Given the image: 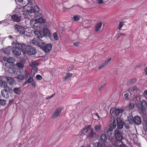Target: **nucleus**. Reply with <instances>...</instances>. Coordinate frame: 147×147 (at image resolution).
Wrapping results in <instances>:
<instances>
[{
  "label": "nucleus",
  "instance_id": "obj_1",
  "mask_svg": "<svg viewBox=\"0 0 147 147\" xmlns=\"http://www.w3.org/2000/svg\"><path fill=\"white\" fill-rule=\"evenodd\" d=\"M28 2L25 1L26 5L24 6L22 11L24 13L23 14H30L32 13L35 17H40L42 15L41 12L39 11V9L37 6H35L34 8L28 5H31L34 2V0H27Z\"/></svg>",
  "mask_w": 147,
  "mask_h": 147
},
{
  "label": "nucleus",
  "instance_id": "obj_2",
  "mask_svg": "<svg viewBox=\"0 0 147 147\" xmlns=\"http://www.w3.org/2000/svg\"><path fill=\"white\" fill-rule=\"evenodd\" d=\"M24 74V78L26 81L24 82L23 84L24 86L28 83H31L34 81L33 77L31 76L28 71L25 70Z\"/></svg>",
  "mask_w": 147,
  "mask_h": 147
},
{
  "label": "nucleus",
  "instance_id": "obj_3",
  "mask_svg": "<svg viewBox=\"0 0 147 147\" xmlns=\"http://www.w3.org/2000/svg\"><path fill=\"white\" fill-rule=\"evenodd\" d=\"M15 29L16 32L20 35H24L26 32L24 28L19 25H16L15 26Z\"/></svg>",
  "mask_w": 147,
  "mask_h": 147
},
{
  "label": "nucleus",
  "instance_id": "obj_4",
  "mask_svg": "<svg viewBox=\"0 0 147 147\" xmlns=\"http://www.w3.org/2000/svg\"><path fill=\"white\" fill-rule=\"evenodd\" d=\"M26 51L28 54L30 55H35L36 52V48L31 46L26 47Z\"/></svg>",
  "mask_w": 147,
  "mask_h": 147
},
{
  "label": "nucleus",
  "instance_id": "obj_5",
  "mask_svg": "<svg viewBox=\"0 0 147 147\" xmlns=\"http://www.w3.org/2000/svg\"><path fill=\"white\" fill-rule=\"evenodd\" d=\"M42 47V49L45 53H48L51 49L52 46L51 44H48L45 45V44H42L40 45Z\"/></svg>",
  "mask_w": 147,
  "mask_h": 147
},
{
  "label": "nucleus",
  "instance_id": "obj_6",
  "mask_svg": "<svg viewBox=\"0 0 147 147\" xmlns=\"http://www.w3.org/2000/svg\"><path fill=\"white\" fill-rule=\"evenodd\" d=\"M62 109L63 108L61 107L57 108L51 115V118L54 119L58 117L60 115Z\"/></svg>",
  "mask_w": 147,
  "mask_h": 147
},
{
  "label": "nucleus",
  "instance_id": "obj_7",
  "mask_svg": "<svg viewBox=\"0 0 147 147\" xmlns=\"http://www.w3.org/2000/svg\"><path fill=\"white\" fill-rule=\"evenodd\" d=\"M141 106L140 109L141 111L144 113L147 108V101L144 99H142L141 101Z\"/></svg>",
  "mask_w": 147,
  "mask_h": 147
},
{
  "label": "nucleus",
  "instance_id": "obj_8",
  "mask_svg": "<svg viewBox=\"0 0 147 147\" xmlns=\"http://www.w3.org/2000/svg\"><path fill=\"white\" fill-rule=\"evenodd\" d=\"M115 138L119 141H121L122 139V137L121 133L119 130H116L115 132Z\"/></svg>",
  "mask_w": 147,
  "mask_h": 147
},
{
  "label": "nucleus",
  "instance_id": "obj_9",
  "mask_svg": "<svg viewBox=\"0 0 147 147\" xmlns=\"http://www.w3.org/2000/svg\"><path fill=\"white\" fill-rule=\"evenodd\" d=\"M9 91V88H7L1 91V92L2 97L5 98H7L9 97V95L8 93V91Z\"/></svg>",
  "mask_w": 147,
  "mask_h": 147
},
{
  "label": "nucleus",
  "instance_id": "obj_10",
  "mask_svg": "<svg viewBox=\"0 0 147 147\" xmlns=\"http://www.w3.org/2000/svg\"><path fill=\"white\" fill-rule=\"evenodd\" d=\"M15 47L18 48V49L21 51L25 49L26 47V45L25 44L23 43H20L18 42H17L15 43Z\"/></svg>",
  "mask_w": 147,
  "mask_h": 147
},
{
  "label": "nucleus",
  "instance_id": "obj_11",
  "mask_svg": "<svg viewBox=\"0 0 147 147\" xmlns=\"http://www.w3.org/2000/svg\"><path fill=\"white\" fill-rule=\"evenodd\" d=\"M21 16L18 14L13 15L11 16L12 20L17 22H19L21 20Z\"/></svg>",
  "mask_w": 147,
  "mask_h": 147
},
{
  "label": "nucleus",
  "instance_id": "obj_12",
  "mask_svg": "<svg viewBox=\"0 0 147 147\" xmlns=\"http://www.w3.org/2000/svg\"><path fill=\"white\" fill-rule=\"evenodd\" d=\"M4 78L7 81L9 84L11 85H13L16 84L15 81L12 78L5 76Z\"/></svg>",
  "mask_w": 147,
  "mask_h": 147
},
{
  "label": "nucleus",
  "instance_id": "obj_13",
  "mask_svg": "<svg viewBox=\"0 0 147 147\" xmlns=\"http://www.w3.org/2000/svg\"><path fill=\"white\" fill-rule=\"evenodd\" d=\"M11 51L15 55L19 56L21 54V51L16 47H13L11 49Z\"/></svg>",
  "mask_w": 147,
  "mask_h": 147
},
{
  "label": "nucleus",
  "instance_id": "obj_14",
  "mask_svg": "<svg viewBox=\"0 0 147 147\" xmlns=\"http://www.w3.org/2000/svg\"><path fill=\"white\" fill-rule=\"evenodd\" d=\"M117 128L119 129H121L124 123L121 119L119 117L117 118Z\"/></svg>",
  "mask_w": 147,
  "mask_h": 147
},
{
  "label": "nucleus",
  "instance_id": "obj_15",
  "mask_svg": "<svg viewBox=\"0 0 147 147\" xmlns=\"http://www.w3.org/2000/svg\"><path fill=\"white\" fill-rule=\"evenodd\" d=\"M33 24L32 25V27L33 28L37 30L41 27L42 26L41 24L39 22H36V20H35Z\"/></svg>",
  "mask_w": 147,
  "mask_h": 147
},
{
  "label": "nucleus",
  "instance_id": "obj_16",
  "mask_svg": "<svg viewBox=\"0 0 147 147\" xmlns=\"http://www.w3.org/2000/svg\"><path fill=\"white\" fill-rule=\"evenodd\" d=\"M134 123L136 125H140L142 123V120L140 117L138 116H136L134 117Z\"/></svg>",
  "mask_w": 147,
  "mask_h": 147
},
{
  "label": "nucleus",
  "instance_id": "obj_17",
  "mask_svg": "<svg viewBox=\"0 0 147 147\" xmlns=\"http://www.w3.org/2000/svg\"><path fill=\"white\" fill-rule=\"evenodd\" d=\"M100 142L102 143H106L107 140L106 135L103 134H101L100 137Z\"/></svg>",
  "mask_w": 147,
  "mask_h": 147
},
{
  "label": "nucleus",
  "instance_id": "obj_18",
  "mask_svg": "<svg viewBox=\"0 0 147 147\" xmlns=\"http://www.w3.org/2000/svg\"><path fill=\"white\" fill-rule=\"evenodd\" d=\"M136 78H132L127 82V85L129 86H131L135 84L136 82Z\"/></svg>",
  "mask_w": 147,
  "mask_h": 147
},
{
  "label": "nucleus",
  "instance_id": "obj_19",
  "mask_svg": "<svg viewBox=\"0 0 147 147\" xmlns=\"http://www.w3.org/2000/svg\"><path fill=\"white\" fill-rule=\"evenodd\" d=\"M128 90L132 92H137L139 91V89L136 86H134L132 88H129L128 89Z\"/></svg>",
  "mask_w": 147,
  "mask_h": 147
},
{
  "label": "nucleus",
  "instance_id": "obj_20",
  "mask_svg": "<svg viewBox=\"0 0 147 147\" xmlns=\"http://www.w3.org/2000/svg\"><path fill=\"white\" fill-rule=\"evenodd\" d=\"M43 32L41 31H35L34 32V34L36 35L39 38H42V37L45 36V34H43Z\"/></svg>",
  "mask_w": 147,
  "mask_h": 147
},
{
  "label": "nucleus",
  "instance_id": "obj_21",
  "mask_svg": "<svg viewBox=\"0 0 147 147\" xmlns=\"http://www.w3.org/2000/svg\"><path fill=\"white\" fill-rule=\"evenodd\" d=\"M116 123L115 120H113V123L110 125L108 129L111 131H113V129L116 128Z\"/></svg>",
  "mask_w": 147,
  "mask_h": 147
},
{
  "label": "nucleus",
  "instance_id": "obj_22",
  "mask_svg": "<svg viewBox=\"0 0 147 147\" xmlns=\"http://www.w3.org/2000/svg\"><path fill=\"white\" fill-rule=\"evenodd\" d=\"M16 80L18 82H20L21 80H23L24 78V75L21 74L17 76H16L15 77Z\"/></svg>",
  "mask_w": 147,
  "mask_h": 147
},
{
  "label": "nucleus",
  "instance_id": "obj_23",
  "mask_svg": "<svg viewBox=\"0 0 147 147\" xmlns=\"http://www.w3.org/2000/svg\"><path fill=\"white\" fill-rule=\"evenodd\" d=\"M24 61H20L16 64V65L19 69H22L24 67Z\"/></svg>",
  "mask_w": 147,
  "mask_h": 147
},
{
  "label": "nucleus",
  "instance_id": "obj_24",
  "mask_svg": "<svg viewBox=\"0 0 147 147\" xmlns=\"http://www.w3.org/2000/svg\"><path fill=\"white\" fill-rule=\"evenodd\" d=\"M0 86L4 88H9L7 86V83L2 80H0Z\"/></svg>",
  "mask_w": 147,
  "mask_h": 147
},
{
  "label": "nucleus",
  "instance_id": "obj_25",
  "mask_svg": "<svg viewBox=\"0 0 147 147\" xmlns=\"http://www.w3.org/2000/svg\"><path fill=\"white\" fill-rule=\"evenodd\" d=\"M96 134L94 132L93 129H90V133L88 135V136L91 138H93L96 137Z\"/></svg>",
  "mask_w": 147,
  "mask_h": 147
},
{
  "label": "nucleus",
  "instance_id": "obj_26",
  "mask_svg": "<svg viewBox=\"0 0 147 147\" xmlns=\"http://www.w3.org/2000/svg\"><path fill=\"white\" fill-rule=\"evenodd\" d=\"M123 112V110L122 109L115 108V114L116 115L118 116L121 115Z\"/></svg>",
  "mask_w": 147,
  "mask_h": 147
},
{
  "label": "nucleus",
  "instance_id": "obj_27",
  "mask_svg": "<svg viewBox=\"0 0 147 147\" xmlns=\"http://www.w3.org/2000/svg\"><path fill=\"white\" fill-rule=\"evenodd\" d=\"M102 24L101 22H99L96 24L95 27V30L96 32L98 31L101 28Z\"/></svg>",
  "mask_w": 147,
  "mask_h": 147
},
{
  "label": "nucleus",
  "instance_id": "obj_28",
  "mask_svg": "<svg viewBox=\"0 0 147 147\" xmlns=\"http://www.w3.org/2000/svg\"><path fill=\"white\" fill-rule=\"evenodd\" d=\"M94 128L96 131H99L101 130V127L100 124H98L94 125Z\"/></svg>",
  "mask_w": 147,
  "mask_h": 147
},
{
  "label": "nucleus",
  "instance_id": "obj_29",
  "mask_svg": "<svg viewBox=\"0 0 147 147\" xmlns=\"http://www.w3.org/2000/svg\"><path fill=\"white\" fill-rule=\"evenodd\" d=\"M35 20L36 22H39L40 24L44 23L45 22V20L42 17L39 18Z\"/></svg>",
  "mask_w": 147,
  "mask_h": 147
},
{
  "label": "nucleus",
  "instance_id": "obj_30",
  "mask_svg": "<svg viewBox=\"0 0 147 147\" xmlns=\"http://www.w3.org/2000/svg\"><path fill=\"white\" fill-rule=\"evenodd\" d=\"M43 34H45V36L48 35L49 33V30L47 28H45L43 29V31H42Z\"/></svg>",
  "mask_w": 147,
  "mask_h": 147
},
{
  "label": "nucleus",
  "instance_id": "obj_31",
  "mask_svg": "<svg viewBox=\"0 0 147 147\" xmlns=\"http://www.w3.org/2000/svg\"><path fill=\"white\" fill-rule=\"evenodd\" d=\"M134 117H133L132 115H130L128 117V120L131 124L134 123Z\"/></svg>",
  "mask_w": 147,
  "mask_h": 147
},
{
  "label": "nucleus",
  "instance_id": "obj_32",
  "mask_svg": "<svg viewBox=\"0 0 147 147\" xmlns=\"http://www.w3.org/2000/svg\"><path fill=\"white\" fill-rule=\"evenodd\" d=\"M13 92L17 94H18L21 91V89L20 88H16L13 90Z\"/></svg>",
  "mask_w": 147,
  "mask_h": 147
},
{
  "label": "nucleus",
  "instance_id": "obj_33",
  "mask_svg": "<svg viewBox=\"0 0 147 147\" xmlns=\"http://www.w3.org/2000/svg\"><path fill=\"white\" fill-rule=\"evenodd\" d=\"M30 66L34 65L37 66L39 64V63L36 61H32L29 63Z\"/></svg>",
  "mask_w": 147,
  "mask_h": 147
},
{
  "label": "nucleus",
  "instance_id": "obj_34",
  "mask_svg": "<svg viewBox=\"0 0 147 147\" xmlns=\"http://www.w3.org/2000/svg\"><path fill=\"white\" fill-rule=\"evenodd\" d=\"M96 147H105L104 145L101 144L99 142H97L95 143Z\"/></svg>",
  "mask_w": 147,
  "mask_h": 147
},
{
  "label": "nucleus",
  "instance_id": "obj_35",
  "mask_svg": "<svg viewBox=\"0 0 147 147\" xmlns=\"http://www.w3.org/2000/svg\"><path fill=\"white\" fill-rule=\"evenodd\" d=\"M124 25V23L123 22H120L119 24V26L118 29H119V30H121V28L122 27V26H123Z\"/></svg>",
  "mask_w": 147,
  "mask_h": 147
},
{
  "label": "nucleus",
  "instance_id": "obj_36",
  "mask_svg": "<svg viewBox=\"0 0 147 147\" xmlns=\"http://www.w3.org/2000/svg\"><path fill=\"white\" fill-rule=\"evenodd\" d=\"M143 128L144 130L146 131H147V121H144L143 123Z\"/></svg>",
  "mask_w": 147,
  "mask_h": 147
},
{
  "label": "nucleus",
  "instance_id": "obj_37",
  "mask_svg": "<svg viewBox=\"0 0 147 147\" xmlns=\"http://www.w3.org/2000/svg\"><path fill=\"white\" fill-rule=\"evenodd\" d=\"M29 66L31 68L32 70H33L34 71H36L37 70V68L36 66H34V65H32V66H30V64H29Z\"/></svg>",
  "mask_w": 147,
  "mask_h": 147
},
{
  "label": "nucleus",
  "instance_id": "obj_38",
  "mask_svg": "<svg viewBox=\"0 0 147 147\" xmlns=\"http://www.w3.org/2000/svg\"><path fill=\"white\" fill-rule=\"evenodd\" d=\"M80 18V16H75L72 18V20L73 21H78Z\"/></svg>",
  "mask_w": 147,
  "mask_h": 147
},
{
  "label": "nucleus",
  "instance_id": "obj_39",
  "mask_svg": "<svg viewBox=\"0 0 147 147\" xmlns=\"http://www.w3.org/2000/svg\"><path fill=\"white\" fill-rule=\"evenodd\" d=\"M6 104V101L4 100L0 99V104L2 105H4Z\"/></svg>",
  "mask_w": 147,
  "mask_h": 147
},
{
  "label": "nucleus",
  "instance_id": "obj_40",
  "mask_svg": "<svg viewBox=\"0 0 147 147\" xmlns=\"http://www.w3.org/2000/svg\"><path fill=\"white\" fill-rule=\"evenodd\" d=\"M53 36L54 39L56 40H58L59 39V38L58 37L57 34L56 32H54L53 33Z\"/></svg>",
  "mask_w": 147,
  "mask_h": 147
},
{
  "label": "nucleus",
  "instance_id": "obj_41",
  "mask_svg": "<svg viewBox=\"0 0 147 147\" xmlns=\"http://www.w3.org/2000/svg\"><path fill=\"white\" fill-rule=\"evenodd\" d=\"M14 61V59L11 57H9L8 59V62L9 63H13Z\"/></svg>",
  "mask_w": 147,
  "mask_h": 147
},
{
  "label": "nucleus",
  "instance_id": "obj_42",
  "mask_svg": "<svg viewBox=\"0 0 147 147\" xmlns=\"http://www.w3.org/2000/svg\"><path fill=\"white\" fill-rule=\"evenodd\" d=\"M72 76V74H66L65 77V79H69Z\"/></svg>",
  "mask_w": 147,
  "mask_h": 147
},
{
  "label": "nucleus",
  "instance_id": "obj_43",
  "mask_svg": "<svg viewBox=\"0 0 147 147\" xmlns=\"http://www.w3.org/2000/svg\"><path fill=\"white\" fill-rule=\"evenodd\" d=\"M111 59V58L108 59L104 63H103L106 66L110 62Z\"/></svg>",
  "mask_w": 147,
  "mask_h": 147
},
{
  "label": "nucleus",
  "instance_id": "obj_44",
  "mask_svg": "<svg viewBox=\"0 0 147 147\" xmlns=\"http://www.w3.org/2000/svg\"><path fill=\"white\" fill-rule=\"evenodd\" d=\"M18 1L19 2H22L23 5H26L25 1H26V2H28L27 0H18Z\"/></svg>",
  "mask_w": 147,
  "mask_h": 147
},
{
  "label": "nucleus",
  "instance_id": "obj_45",
  "mask_svg": "<svg viewBox=\"0 0 147 147\" xmlns=\"http://www.w3.org/2000/svg\"><path fill=\"white\" fill-rule=\"evenodd\" d=\"M96 3L98 5L104 4V3L102 0H97L96 1Z\"/></svg>",
  "mask_w": 147,
  "mask_h": 147
},
{
  "label": "nucleus",
  "instance_id": "obj_46",
  "mask_svg": "<svg viewBox=\"0 0 147 147\" xmlns=\"http://www.w3.org/2000/svg\"><path fill=\"white\" fill-rule=\"evenodd\" d=\"M88 129H87L86 128H83L82 129V133L83 134H85L88 131Z\"/></svg>",
  "mask_w": 147,
  "mask_h": 147
},
{
  "label": "nucleus",
  "instance_id": "obj_47",
  "mask_svg": "<svg viewBox=\"0 0 147 147\" xmlns=\"http://www.w3.org/2000/svg\"><path fill=\"white\" fill-rule=\"evenodd\" d=\"M8 59H9V58L8 57H4L3 58V59L4 61H6L7 62V63H5V65L6 66H7V65L8 64Z\"/></svg>",
  "mask_w": 147,
  "mask_h": 147
},
{
  "label": "nucleus",
  "instance_id": "obj_48",
  "mask_svg": "<svg viewBox=\"0 0 147 147\" xmlns=\"http://www.w3.org/2000/svg\"><path fill=\"white\" fill-rule=\"evenodd\" d=\"M111 131L110 130L108 129L107 132V134L108 136H110L112 134V131Z\"/></svg>",
  "mask_w": 147,
  "mask_h": 147
},
{
  "label": "nucleus",
  "instance_id": "obj_49",
  "mask_svg": "<svg viewBox=\"0 0 147 147\" xmlns=\"http://www.w3.org/2000/svg\"><path fill=\"white\" fill-rule=\"evenodd\" d=\"M38 45L40 47L42 48L41 46L40 45L42 44H45L41 40H40L38 41Z\"/></svg>",
  "mask_w": 147,
  "mask_h": 147
},
{
  "label": "nucleus",
  "instance_id": "obj_50",
  "mask_svg": "<svg viewBox=\"0 0 147 147\" xmlns=\"http://www.w3.org/2000/svg\"><path fill=\"white\" fill-rule=\"evenodd\" d=\"M36 78L38 80H40L42 79V76L40 75H37L36 76Z\"/></svg>",
  "mask_w": 147,
  "mask_h": 147
},
{
  "label": "nucleus",
  "instance_id": "obj_51",
  "mask_svg": "<svg viewBox=\"0 0 147 147\" xmlns=\"http://www.w3.org/2000/svg\"><path fill=\"white\" fill-rule=\"evenodd\" d=\"M106 66L103 63L102 65H101L100 66L98 67V69H102L105 67Z\"/></svg>",
  "mask_w": 147,
  "mask_h": 147
},
{
  "label": "nucleus",
  "instance_id": "obj_52",
  "mask_svg": "<svg viewBox=\"0 0 147 147\" xmlns=\"http://www.w3.org/2000/svg\"><path fill=\"white\" fill-rule=\"evenodd\" d=\"M115 108L114 109V108H111L110 110V113L111 114H113L114 113H115Z\"/></svg>",
  "mask_w": 147,
  "mask_h": 147
},
{
  "label": "nucleus",
  "instance_id": "obj_53",
  "mask_svg": "<svg viewBox=\"0 0 147 147\" xmlns=\"http://www.w3.org/2000/svg\"><path fill=\"white\" fill-rule=\"evenodd\" d=\"M124 97L127 99H129V95L128 93H125L124 95Z\"/></svg>",
  "mask_w": 147,
  "mask_h": 147
},
{
  "label": "nucleus",
  "instance_id": "obj_54",
  "mask_svg": "<svg viewBox=\"0 0 147 147\" xmlns=\"http://www.w3.org/2000/svg\"><path fill=\"white\" fill-rule=\"evenodd\" d=\"M134 107V105L133 103H130L129 107V109H132Z\"/></svg>",
  "mask_w": 147,
  "mask_h": 147
},
{
  "label": "nucleus",
  "instance_id": "obj_55",
  "mask_svg": "<svg viewBox=\"0 0 147 147\" xmlns=\"http://www.w3.org/2000/svg\"><path fill=\"white\" fill-rule=\"evenodd\" d=\"M124 127L126 129L129 128V125L127 123L124 124Z\"/></svg>",
  "mask_w": 147,
  "mask_h": 147
},
{
  "label": "nucleus",
  "instance_id": "obj_56",
  "mask_svg": "<svg viewBox=\"0 0 147 147\" xmlns=\"http://www.w3.org/2000/svg\"><path fill=\"white\" fill-rule=\"evenodd\" d=\"M105 84H103L102 86L99 88V91H101L103 88H104V87L105 86Z\"/></svg>",
  "mask_w": 147,
  "mask_h": 147
},
{
  "label": "nucleus",
  "instance_id": "obj_57",
  "mask_svg": "<svg viewBox=\"0 0 147 147\" xmlns=\"http://www.w3.org/2000/svg\"><path fill=\"white\" fill-rule=\"evenodd\" d=\"M55 94H53L51 96H49V97H47V98H45V99L46 100H47V99H50L51 98L53 97L55 95Z\"/></svg>",
  "mask_w": 147,
  "mask_h": 147
},
{
  "label": "nucleus",
  "instance_id": "obj_58",
  "mask_svg": "<svg viewBox=\"0 0 147 147\" xmlns=\"http://www.w3.org/2000/svg\"><path fill=\"white\" fill-rule=\"evenodd\" d=\"M91 127V125H88L85 128L87 129H89L90 130V129H92V128H90Z\"/></svg>",
  "mask_w": 147,
  "mask_h": 147
},
{
  "label": "nucleus",
  "instance_id": "obj_59",
  "mask_svg": "<svg viewBox=\"0 0 147 147\" xmlns=\"http://www.w3.org/2000/svg\"><path fill=\"white\" fill-rule=\"evenodd\" d=\"M74 45L76 46H78L79 45L80 43L79 42H75L74 43Z\"/></svg>",
  "mask_w": 147,
  "mask_h": 147
},
{
  "label": "nucleus",
  "instance_id": "obj_60",
  "mask_svg": "<svg viewBox=\"0 0 147 147\" xmlns=\"http://www.w3.org/2000/svg\"><path fill=\"white\" fill-rule=\"evenodd\" d=\"M120 33L117 34L116 35L117 39H118L119 37L121 36Z\"/></svg>",
  "mask_w": 147,
  "mask_h": 147
},
{
  "label": "nucleus",
  "instance_id": "obj_61",
  "mask_svg": "<svg viewBox=\"0 0 147 147\" xmlns=\"http://www.w3.org/2000/svg\"><path fill=\"white\" fill-rule=\"evenodd\" d=\"M5 51H4V53L5 54H9V51L8 49H5Z\"/></svg>",
  "mask_w": 147,
  "mask_h": 147
},
{
  "label": "nucleus",
  "instance_id": "obj_62",
  "mask_svg": "<svg viewBox=\"0 0 147 147\" xmlns=\"http://www.w3.org/2000/svg\"><path fill=\"white\" fill-rule=\"evenodd\" d=\"M144 73L147 75V67L144 69Z\"/></svg>",
  "mask_w": 147,
  "mask_h": 147
},
{
  "label": "nucleus",
  "instance_id": "obj_63",
  "mask_svg": "<svg viewBox=\"0 0 147 147\" xmlns=\"http://www.w3.org/2000/svg\"><path fill=\"white\" fill-rule=\"evenodd\" d=\"M143 95L144 96H147V90H145L143 93Z\"/></svg>",
  "mask_w": 147,
  "mask_h": 147
},
{
  "label": "nucleus",
  "instance_id": "obj_64",
  "mask_svg": "<svg viewBox=\"0 0 147 147\" xmlns=\"http://www.w3.org/2000/svg\"><path fill=\"white\" fill-rule=\"evenodd\" d=\"M32 86H33L34 87H35L36 86V85H35V82H33L32 83Z\"/></svg>",
  "mask_w": 147,
  "mask_h": 147
}]
</instances>
